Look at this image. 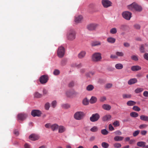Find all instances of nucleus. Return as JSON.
Wrapping results in <instances>:
<instances>
[{
	"instance_id": "obj_59",
	"label": "nucleus",
	"mask_w": 148,
	"mask_h": 148,
	"mask_svg": "<svg viewBox=\"0 0 148 148\" xmlns=\"http://www.w3.org/2000/svg\"><path fill=\"white\" fill-rule=\"evenodd\" d=\"M51 125L52 124L50 123H47L45 125V126L47 128H51Z\"/></svg>"
},
{
	"instance_id": "obj_23",
	"label": "nucleus",
	"mask_w": 148,
	"mask_h": 148,
	"mask_svg": "<svg viewBox=\"0 0 148 148\" xmlns=\"http://www.w3.org/2000/svg\"><path fill=\"white\" fill-rule=\"evenodd\" d=\"M58 132L59 133H62L64 132L65 130V127L63 126L60 125L59 126Z\"/></svg>"
},
{
	"instance_id": "obj_31",
	"label": "nucleus",
	"mask_w": 148,
	"mask_h": 148,
	"mask_svg": "<svg viewBox=\"0 0 148 148\" xmlns=\"http://www.w3.org/2000/svg\"><path fill=\"white\" fill-rule=\"evenodd\" d=\"M94 74V72H90L86 73V76L87 77H90Z\"/></svg>"
},
{
	"instance_id": "obj_35",
	"label": "nucleus",
	"mask_w": 148,
	"mask_h": 148,
	"mask_svg": "<svg viewBox=\"0 0 148 148\" xmlns=\"http://www.w3.org/2000/svg\"><path fill=\"white\" fill-rule=\"evenodd\" d=\"M82 103L84 105H88L89 103V100L86 98L84 99L82 101Z\"/></svg>"
},
{
	"instance_id": "obj_19",
	"label": "nucleus",
	"mask_w": 148,
	"mask_h": 148,
	"mask_svg": "<svg viewBox=\"0 0 148 148\" xmlns=\"http://www.w3.org/2000/svg\"><path fill=\"white\" fill-rule=\"evenodd\" d=\"M111 116L110 114L106 115L103 117L102 120L103 121H108L111 119Z\"/></svg>"
},
{
	"instance_id": "obj_17",
	"label": "nucleus",
	"mask_w": 148,
	"mask_h": 148,
	"mask_svg": "<svg viewBox=\"0 0 148 148\" xmlns=\"http://www.w3.org/2000/svg\"><path fill=\"white\" fill-rule=\"evenodd\" d=\"M83 17L81 15H79L75 17V22L76 23H79L81 22L82 19Z\"/></svg>"
},
{
	"instance_id": "obj_9",
	"label": "nucleus",
	"mask_w": 148,
	"mask_h": 148,
	"mask_svg": "<svg viewBox=\"0 0 148 148\" xmlns=\"http://www.w3.org/2000/svg\"><path fill=\"white\" fill-rule=\"evenodd\" d=\"M27 117V115L24 113H20L17 115V119L23 121Z\"/></svg>"
},
{
	"instance_id": "obj_53",
	"label": "nucleus",
	"mask_w": 148,
	"mask_h": 148,
	"mask_svg": "<svg viewBox=\"0 0 148 148\" xmlns=\"http://www.w3.org/2000/svg\"><path fill=\"white\" fill-rule=\"evenodd\" d=\"M113 125L115 127L119 126L120 125L119 122L118 121H116L114 122Z\"/></svg>"
},
{
	"instance_id": "obj_32",
	"label": "nucleus",
	"mask_w": 148,
	"mask_h": 148,
	"mask_svg": "<svg viewBox=\"0 0 148 148\" xmlns=\"http://www.w3.org/2000/svg\"><path fill=\"white\" fill-rule=\"evenodd\" d=\"M130 115L131 116L133 117H136L138 116V113L135 112H132L130 113Z\"/></svg>"
},
{
	"instance_id": "obj_10",
	"label": "nucleus",
	"mask_w": 148,
	"mask_h": 148,
	"mask_svg": "<svg viewBox=\"0 0 148 148\" xmlns=\"http://www.w3.org/2000/svg\"><path fill=\"white\" fill-rule=\"evenodd\" d=\"M48 80V76L46 75H42L40 78V82L42 84L46 83L47 82Z\"/></svg>"
},
{
	"instance_id": "obj_60",
	"label": "nucleus",
	"mask_w": 148,
	"mask_h": 148,
	"mask_svg": "<svg viewBox=\"0 0 148 148\" xmlns=\"http://www.w3.org/2000/svg\"><path fill=\"white\" fill-rule=\"evenodd\" d=\"M143 95L146 97H148V91H145L143 93Z\"/></svg>"
},
{
	"instance_id": "obj_5",
	"label": "nucleus",
	"mask_w": 148,
	"mask_h": 148,
	"mask_svg": "<svg viewBox=\"0 0 148 148\" xmlns=\"http://www.w3.org/2000/svg\"><path fill=\"white\" fill-rule=\"evenodd\" d=\"M84 113L82 112H77L74 115V118L76 120H80L83 117Z\"/></svg>"
},
{
	"instance_id": "obj_3",
	"label": "nucleus",
	"mask_w": 148,
	"mask_h": 148,
	"mask_svg": "<svg viewBox=\"0 0 148 148\" xmlns=\"http://www.w3.org/2000/svg\"><path fill=\"white\" fill-rule=\"evenodd\" d=\"M65 53V49L64 48L61 46L60 47L57 51V55L59 57L62 58L63 57Z\"/></svg>"
},
{
	"instance_id": "obj_46",
	"label": "nucleus",
	"mask_w": 148,
	"mask_h": 148,
	"mask_svg": "<svg viewBox=\"0 0 148 148\" xmlns=\"http://www.w3.org/2000/svg\"><path fill=\"white\" fill-rule=\"evenodd\" d=\"M133 109L135 111H139L140 110V109L137 106H134L133 108Z\"/></svg>"
},
{
	"instance_id": "obj_43",
	"label": "nucleus",
	"mask_w": 148,
	"mask_h": 148,
	"mask_svg": "<svg viewBox=\"0 0 148 148\" xmlns=\"http://www.w3.org/2000/svg\"><path fill=\"white\" fill-rule=\"evenodd\" d=\"M128 28V26L125 25H122L120 27V29L123 30H125Z\"/></svg>"
},
{
	"instance_id": "obj_11",
	"label": "nucleus",
	"mask_w": 148,
	"mask_h": 148,
	"mask_svg": "<svg viewBox=\"0 0 148 148\" xmlns=\"http://www.w3.org/2000/svg\"><path fill=\"white\" fill-rule=\"evenodd\" d=\"M102 4L104 8H108L111 5L112 3L108 0H102Z\"/></svg>"
},
{
	"instance_id": "obj_55",
	"label": "nucleus",
	"mask_w": 148,
	"mask_h": 148,
	"mask_svg": "<svg viewBox=\"0 0 148 148\" xmlns=\"http://www.w3.org/2000/svg\"><path fill=\"white\" fill-rule=\"evenodd\" d=\"M60 71L58 69H55L53 72V74L55 75H58L60 74Z\"/></svg>"
},
{
	"instance_id": "obj_58",
	"label": "nucleus",
	"mask_w": 148,
	"mask_h": 148,
	"mask_svg": "<svg viewBox=\"0 0 148 148\" xmlns=\"http://www.w3.org/2000/svg\"><path fill=\"white\" fill-rule=\"evenodd\" d=\"M147 125L146 124H142L139 126V128L140 129H143L146 127Z\"/></svg>"
},
{
	"instance_id": "obj_36",
	"label": "nucleus",
	"mask_w": 148,
	"mask_h": 148,
	"mask_svg": "<svg viewBox=\"0 0 148 148\" xmlns=\"http://www.w3.org/2000/svg\"><path fill=\"white\" fill-rule=\"evenodd\" d=\"M34 95L35 97L37 98H40L42 97V94H40L38 92H35L34 94Z\"/></svg>"
},
{
	"instance_id": "obj_18",
	"label": "nucleus",
	"mask_w": 148,
	"mask_h": 148,
	"mask_svg": "<svg viewBox=\"0 0 148 148\" xmlns=\"http://www.w3.org/2000/svg\"><path fill=\"white\" fill-rule=\"evenodd\" d=\"M102 108L105 110H109L111 109V107L108 104H104L102 105Z\"/></svg>"
},
{
	"instance_id": "obj_27",
	"label": "nucleus",
	"mask_w": 148,
	"mask_h": 148,
	"mask_svg": "<svg viewBox=\"0 0 148 148\" xmlns=\"http://www.w3.org/2000/svg\"><path fill=\"white\" fill-rule=\"evenodd\" d=\"M145 142L143 141L138 142L137 143V145L140 147H143L145 145Z\"/></svg>"
},
{
	"instance_id": "obj_48",
	"label": "nucleus",
	"mask_w": 148,
	"mask_h": 148,
	"mask_svg": "<svg viewBox=\"0 0 148 148\" xmlns=\"http://www.w3.org/2000/svg\"><path fill=\"white\" fill-rule=\"evenodd\" d=\"M140 131L139 130H137L134 132L133 134V136L134 137H136L137 136L139 133Z\"/></svg>"
},
{
	"instance_id": "obj_29",
	"label": "nucleus",
	"mask_w": 148,
	"mask_h": 148,
	"mask_svg": "<svg viewBox=\"0 0 148 148\" xmlns=\"http://www.w3.org/2000/svg\"><path fill=\"white\" fill-rule=\"evenodd\" d=\"M91 45L92 46H96L99 45L101 44L100 42L98 41H95L92 42L91 43Z\"/></svg>"
},
{
	"instance_id": "obj_33",
	"label": "nucleus",
	"mask_w": 148,
	"mask_h": 148,
	"mask_svg": "<svg viewBox=\"0 0 148 148\" xmlns=\"http://www.w3.org/2000/svg\"><path fill=\"white\" fill-rule=\"evenodd\" d=\"M117 29L116 28H113L110 30V33L112 34H115L117 32Z\"/></svg>"
},
{
	"instance_id": "obj_56",
	"label": "nucleus",
	"mask_w": 148,
	"mask_h": 148,
	"mask_svg": "<svg viewBox=\"0 0 148 148\" xmlns=\"http://www.w3.org/2000/svg\"><path fill=\"white\" fill-rule=\"evenodd\" d=\"M45 108L46 110H48L50 107V104L49 103H46L45 106Z\"/></svg>"
},
{
	"instance_id": "obj_13",
	"label": "nucleus",
	"mask_w": 148,
	"mask_h": 148,
	"mask_svg": "<svg viewBox=\"0 0 148 148\" xmlns=\"http://www.w3.org/2000/svg\"><path fill=\"white\" fill-rule=\"evenodd\" d=\"M39 136L38 135L32 134L30 135L29 136V138L31 140H36L39 139Z\"/></svg>"
},
{
	"instance_id": "obj_7",
	"label": "nucleus",
	"mask_w": 148,
	"mask_h": 148,
	"mask_svg": "<svg viewBox=\"0 0 148 148\" xmlns=\"http://www.w3.org/2000/svg\"><path fill=\"white\" fill-rule=\"evenodd\" d=\"M132 13L128 11H125L122 13L123 17L127 20H130L131 17Z\"/></svg>"
},
{
	"instance_id": "obj_22",
	"label": "nucleus",
	"mask_w": 148,
	"mask_h": 148,
	"mask_svg": "<svg viewBox=\"0 0 148 148\" xmlns=\"http://www.w3.org/2000/svg\"><path fill=\"white\" fill-rule=\"evenodd\" d=\"M82 64L81 63L78 64L77 63H74L71 64V66L73 67H75L78 68H80L82 66Z\"/></svg>"
},
{
	"instance_id": "obj_52",
	"label": "nucleus",
	"mask_w": 148,
	"mask_h": 148,
	"mask_svg": "<svg viewBox=\"0 0 148 148\" xmlns=\"http://www.w3.org/2000/svg\"><path fill=\"white\" fill-rule=\"evenodd\" d=\"M132 59L136 61L138 60V58L137 56L135 55H133L131 56Z\"/></svg>"
},
{
	"instance_id": "obj_34",
	"label": "nucleus",
	"mask_w": 148,
	"mask_h": 148,
	"mask_svg": "<svg viewBox=\"0 0 148 148\" xmlns=\"http://www.w3.org/2000/svg\"><path fill=\"white\" fill-rule=\"evenodd\" d=\"M143 90V89L142 88H138L135 90V92L136 93H138L142 92Z\"/></svg>"
},
{
	"instance_id": "obj_39",
	"label": "nucleus",
	"mask_w": 148,
	"mask_h": 148,
	"mask_svg": "<svg viewBox=\"0 0 148 148\" xmlns=\"http://www.w3.org/2000/svg\"><path fill=\"white\" fill-rule=\"evenodd\" d=\"M101 146L104 148H108L109 146V145L106 142H103L101 143Z\"/></svg>"
},
{
	"instance_id": "obj_61",
	"label": "nucleus",
	"mask_w": 148,
	"mask_h": 148,
	"mask_svg": "<svg viewBox=\"0 0 148 148\" xmlns=\"http://www.w3.org/2000/svg\"><path fill=\"white\" fill-rule=\"evenodd\" d=\"M147 133V131L146 130H142L140 132V134L142 135H145Z\"/></svg>"
},
{
	"instance_id": "obj_20",
	"label": "nucleus",
	"mask_w": 148,
	"mask_h": 148,
	"mask_svg": "<svg viewBox=\"0 0 148 148\" xmlns=\"http://www.w3.org/2000/svg\"><path fill=\"white\" fill-rule=\"evenodd\" d=\"M116 41V39L112 37H109L107 38V41L108 42L111 43H114Z\"/></svg>"
},
{
	"instance_id": "obj_50",
	"label": "nucleus",
	"mask_w": 148,
	"mask_h": 148,
	"mask_svg": "<svg viewBox=\"0 0 148 148\" xmlns=\"http://www.w3.org/2000/svg\"><path fill=\"white\" fill-rule=\"evenodd\" d=\"M57 102L56 100H54L52 101L51 103V106L53 108H55Z\"/></svg>"
},
{
	"instance_id": "obj_38",
	"label": "nucleus",
	"mask_w": 148,
	"mask_h": 148,
	"mask_svg": "<svg viewBox=\"0 0 148 148\" xmlns=\"http://www.w3.org/2000/svg\"><path fill=\"white\" fill-rule=\"evenodd\" d=\"M98 130V127L96 126H94L92 127L90 130L93 132H97Z\"/></svg>"
},
{
	"instance_id": "obj_6",
	"label": "nucleus",
	"mask_w": 148,
	"mask_h": 148,
	"mask_svg": "<svg viewBox=\"0 0 148 148\" xmlns=\"http://www.w3.org/2000/svg\"><path fill=\"white\" fill-rule=\"evenodd\" d=\"M100 118V116L98 113L93 114L90 117V121L92 122L97 121Z\"/></svg>"
},
{
	"instance_id": "obj_45",
	"label": "nucleus",
	"mask_w": 148,
	"mask_h": 148,
	"mask_svg": "<svg viewBox=\"0 0 148 148\" xmlns=\"http://www.w3.org/2000/svg\"><path fill=\"white\" fill-rule=\"evenodd\" d=\"M116 55L119 57H122L124 55L123 53L122 52L117 51L116 53Z\"/></svg>"
},
{
	"instance_id": "obj_51",
	"label": "nucleus",
	"mask_w": 148,
	"mask_h": 148,
	"mask_svg": "<svg viewBox=\"0 0 148 148\" xmlns=\"http://www.w3.org/2000/svg\"><path fill=\"white\" fill-rule=\"evenodd\" d=\"M134 27L136 29H140V26L138 24H135L134 25Z\"/></svg>"
},
{
	"instance_id": "obj_57",
	"label": "nucleus",
	"mask_w": 148,
	"mask_h": 148,
	"mask_svg": "<svg viewBox=\"0 0 148 148\" xmlns=\"http://www.w3.org/2000/svg\"><path fill=\"white\" fill-rule=\"evenodd\" d=\"M140 49V51L141 52H144V45H141Z\"/></svg>"
},
{
	"instance_id": "obj_42",
	"label": "nucleus",
	"mask_w": 148,
	"mask_h": 148,
	"mask_svg": "<svg viewBox=\"0 0 148 148\" xmlns=\"http://www.w3.org/2000/svg\"><path fill=\"white\" fill-rule=\"evenodd\" d=\"M101 132L102 134L104 135H107L108 133V132L105 129L101 130Z\"/></svg>"
},
{
	"instance_id": "obj_62",
	"label": "nucleus",
	"mask_w": 148,
	"mask_h": 148,
	"mask_svg": "<svg viewBox=\"0 0 148 148\" xmlns=\"http://www.w3.org/2000/svg\"><path fill=\"white\" fill-rule=\"evenodd\" d=\"M144 58L146 60L148 61V53H145L144 55Z\"/></svg>"
},
{
	"instance_id": "obj_44",
	"label": "nucleus",
	"mask_w": 148,
	"mask_h": 148,
	"mask_svg": "<svg viewBox=\"0 0 148 148\" xmlns=\"http://www.w3.org/2000/svg\"><path fill=\"white\" fill-rule=\"evenodd\" d=\"M124 99L130 98L131 97V95L129 94H124L122 95Z\"/></svg>"
},
{
	"instance_id": "obj_63",
	"label": "nucleus",
	"mask_w": 148,
	"mask_h": 148,
	"mask_svg": "<svg viewBox=\"0 0 148 148\" xmlns=\"http://www.w3.org/2000/svg\"><path fill=\"white\" fill-rule=\"evenodd\" d=\"M106 98L105 97H101L100 98V100L101 102H103L106 100Z\"/></svg>"
},
{
	"instance_id": "obj_41",
	"label": "nucleus",
	"mask_w": 148,
	"mask_h": 148,
	"mask_svg": "<svg viewBox=\"0 0 148 148\" xmlns=\"http://www.w3.org/2000/svg\"><path fill=\"white\" fill-rule=\"evenodd\" d=\"M70 105L68 104H64L62 105V107L64 109H68L70 107Z\"/></svg>"
},
{
	"instance_id": "obj_16",
	"label": "nucleus",
	"mask_w": 148,
	"mask_h": 148,
	"mask_svg": "<svg viewBox=\"0 0 148 148\" xmlns=\"http://www.w3.org/2000/svg\"><path fill=\"white\" fill-rule=\"evenodd\" d=\"M138 81L136 78H134L130 79L128 82V84L129 85H132L136 83Z\"/></svg>"
},
{
	"instance_id": "obj_25",
	"label": "nucleus",
	"mask_w": 148,
	"mask_h": 148,
	"mask_svg": "<svg viewBox=\"0 0 148 148\" xmlns=\"http://www.w3.org/2000/svg\"><path fill=\"white\" fill-rule=\"evenodd\" d=\"M124 138L123 137L119 136H115L114 138V140L116 141H119L123 140Z\"/></svg>"
},
{
	"instance_id": "obj_64",
	"label": "nucleus",
	"mask_w": 148,
	"mask_h": 148,
	"mask_svg": "<svg viewBox=\"0 0 148 148\" xmlns=\"http://www.w3.org/2000/svg\"><path fill=\"white\" fill-rule=\"evenodd\" d=\"M95 6V5L93 3H91L88 5V8L90 9L93 8Z\"/></svg>"
},
{
	"instance_id": "obj_14",
	"label": "nucleus",
	"mask_w": 148,
	"mask_h": 148,
	"mask_svg": "<svg viewBox=\"0 0 148 148\" xmlns=\"http://www.w3.org/2000/svg\"><path fill=\"white\" fill-rule=\"evenodd\" d=\"M86 54V52L84 51H82L78 54V57L79 58L81 59L85 57Z\"/></svg>"
},
{
	"instance_id": "obj_30",
	"label": "nucleus",
	"mask_w": 148,
	"mask_h": 148,
	"mask_svg": "<svg viewBox=\"0 0 148 148\" xmlns=\"http://www.w3.org/2000/svg\"><path fill=\"white\" fill-rule=\"evenodd\" d=\"M136 104L135 102L131 100L129 101L127 103V104L128 106H132L135 105Z\"/></svg>"
},
{
	"instance_id": "obj_54",
	"label": "nucleus",
	"mask_w": 148,
	"mask_h": 148,
	"mask_svg": "<svg viewBox=\"0 0 148 148\" xmlns=\"http://www.w3.org/2000/svg\"><path fill=\"white\" fill-rule=\"evenodd\" d=\"M112 84L111 83H108L105 86V88L107 89L110 88L112 86Z\"/></svg>"
},
{
	"instance_id": "obj_28",
	"label": "nucleus",
	"mask_w": 148,
	"mask_h": 148,
	"mask_svg": "<svg viewBox=\"0 0 148 148\" xmlns=\"http://www.w3.org/2000/svg\"><path fill=\"white\" fill-rule=\"evenodd\" d=\"M115 68L117 69H121L123 68V65L121 63H118L116 64Z\"/></svg>"
},
{
	"instance_id": "obj_1",
	"label": "nucleus",
	"mask_w": 148,
	"mask_h": 148,
	"mask_svg": "<svg viewBox=\"0 0 148 148\" xmlns=\"http://www.w3.org/2000/svg\"><path fill=\"white\" fill-rule=\"evenodd\" d=\"M76 33L73 29H71L68 32L66 35V38L69 41H73L76 38Z\"/></svg>"
},
{
	"instance_id": "obj_37",
	"label": "nucleus",
	"mask_w": 148,
	"mask_h": 148,
	"mask_svg": "<svg viewBox=\"0 0 148 148\" xmlns=\"http://www.w3.org/2000/svg\"><path fill=\"white\" fill-rule=\"evenodd\" d=\"M94 86L92 85H89L86 87V90L88 91H91L94 88Z\"/></svg>"
},
{
	"instance_id": "obj_4",
	"label": "nucleus",
	"mask_w": 148,
	"mask_h": 148,
	"mask_svg": "<svg viewBox=\"0 0 148 148\" xmlns=\"http://www.w3.org/2000/svg\"><path fill=\"white\" fill-rule=\"evenodd\" d=\"M101 54L99 53H96L92 56V60L94 61L97 62L101 59Z\"/></svg>"
},
{
	"instance_id": "obj_40",
	"label": "nucleus",
	"mask_w": 148,
	"mask_h": 148,
	"mask_svg": "<svg viewBox=\"0 0 148 148\" xmlns=\"http://www.w3.org/2000/svg\"><path fill=\"white\" fill-rule=\"evenodd\" d=\"M113 146L115 148H119L121 147V144L117 143L114 144Z\"/></svg>"
},
{
	"instance_id": "obj_49",
	"label": "nucleus",
	"mask_w": 148,
	"mask_h": 148,
	"mask_svg": "<svg viewBox=\"0 0 148 148\" xmlns=\"http://www.w3.org/2000/svg\"><path fill=\"white\" fill-rule=\"evenodd\" d=\"M66 95L68 97H70L72 95V93L70 90H68L66 91Z\"/></svg>"
},
{
	"instance_id": "obj_24",
	"label": "nucleus",
	"mask_w": 148,
	"mask_h": 148,
	"mask_svg": "<svg viewBox=\"0 0 148 148\" xmlns=\"http://www.w3.org/2000/svg\"><path fill=\"white\" fill-rule=\"evenodd\" d=\"M97 101V98L94 96H92L90 100V102L91 104H93L95 103Z\"/></svg>"
},
{
	"instance_id": "obj_21",
	"label": "nucleus",
	"mask_w": 148,
	"mask_h": 148,
	"mask_svg": "<svg viewBox=\"0 0 148 148\" xmlns=\"http://www.w3.org/2000/svg\"><path fill=\"white\" fill-rule=\"evenodd\" d=\"M59 126L56 124H53L51 125V129L53 131L57 130L58 129Z\"/></svg>"
},
{
	"instance_id": "obj_47",
	"label": "nucleus",
	"mask_w": 148,
	"mask_h": 148,
	"mask_svg": "<svg viewBox=\"0 0 148 148\" xmlns=\"http://www.w3.org/2000/svg\"><path fill=\"white\" fill-rule=\"evenodd\" d=\"M67 62V60L65 59H63L62 60L61 62V64L62 66H64L65 65Z\"/></svg>"
},
{
	"instance_id": "obj_12",
	"label": "nucleus",
	"mask_w": 148,
	"mask_h": 148,
	"mask_svg": "<svg viewBox=\"0 0 148 148\" xmlns=\"http://www.w3.org/2000/svg\"><path fill=\"white\" fill-rule=\"evenodd\" d=\"M41 113L40 111L38 110H33L31 112L32 115L34 117L40 116Z\"/></svg>"
},
{
	"instance_id": "obj_8",
	"label": "nucleus",
	"mask_w": 148,
	"mask_h": 148,
	"mask_svg": "<svg viewBox=\"0 0 148 148\" xmlns=\"http://www.w3.org/2000/svg\"><path fill=\"white\" fill-rule=\"evenodd\" d=\"M98 25L97 24L91 23L87 26V28L90 31L95 30L97 27Z\"/></svg>"
},
{
	"instance_id": "obj_26",
	"label": "nucleus",
	"mask_w": 148,
	"mask_h": 148,
	"mask_svg": "<svg viewBox=\"0 0 148 148\" xmlns=\"http://www.w3.org/2000/svg\"><path fill=\"white\" fill-rule=\"evenodd\" d=\"M140 119L142 121H148V116L144 115H142L140 116Z\"/></svg>"
},
{
	"instance_id": "obj_15",
	"label": "nucleus",
	"mask_w": 148,
	"mask_h": 148,
	"mask_svg": "<svg viewBox=\"0 0 148 148\" xmlns=\"http://www.w3.org/2000/svg\"><path fill=\"white\" fill-rule=\"evenodd\" d=\"M141 69V67L138 65L133 66L131 67V70L134 71H137L140 70Z\"/></svg>"
},
{
	"instance_id": "obj_2",
	"label": "nucleus",
	"mask_w": 148,
	"mask_h": 148,
	"mask_svg": "<svg viewBox=\"0 0 148 148\" xmlns=\"http://www.w3.org/2000/svg\"><path fill=\"white\" fill-rule=\"evenodd\" d=\"M128 8L132 11L136 10L138 12H140L142 10V7L137 4L133 3L128 6Z\"/></svg>"
}]
</instances>
